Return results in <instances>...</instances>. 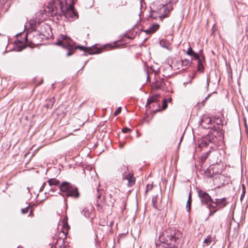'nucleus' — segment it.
<instances>
[{
    "label": "nucleus",
    "mask_w": 248,
    "mask_h": 248,
    "mask_svg": "<svg viewBox=\"0 0 248 248\" xmlns=\"http://www.w3.org/2000/svg\"><path fill=\"white\" fill-rule=\"evenodd\" d=\"M182 233L173 228H168L159 236L160 244L156 248H178L181 245Z\"/></svg>",
    "instance_id": "1"
},
{
    "label": "nucleus",
    "mask_w": 248,
    "mask_h": 248,
    "mask_svg": "<svg viewBox=\"0 0 248 248\" xmlns=\"http://www.w3.org/2000/svg\"><path fill=\"white\" fill-rule=\"evenodd\" d=\"M72 40L65 35L61 34L57 39L55 43L56 45L62 46L63 48L67 50L66 56L68 57L72 55L75 50L79 49L84 52V55L88 53L90 55H93L100 53V50L94 51L93 49L89 47H86L84 46H74L73 44Z\"/></svg>",
    "instance_id": "2"
},
{
    "label": "nucleus",
    "mask_w": 248,
    "mask_h": 248,
    "mask_svg": "<svg viewBox=\"0 0 248 248\" xmlns=\"http://www.w3.org/2000/svg\"><path fill=\"white\" fill-rule=\"evenodd\" d=\"M64 3L61 0H54L48 3L45 11L56 19L60 20L63 14Z\"/></svg>",
    "instance_id": "3"
},
{
    "label": "nucleus",
    "mask_w": 248,
    "mask_h": 248,
    "mask_svg": "<svg viewBox=\"0 0 248 248\" xmlns=\"http://www.w3.org/2000/svg\"><path fill=\"white\" fill-rule=\"evenodd\" d=\"M60 192L64 194H61L63 197H72L74 199H78L79 197L80 193L78 188L75 185L67 182H63L60 186Z\"/></svg>",
    "instance_id": "4"
},
{
    "label": "nucleus",
    "mask_w": 248,
    "mask_h": 248,
    "mask_svg": "<svg viewBox=\"0 0 248 248\" xmlns=\"http://www.w3.org/2000/svg\"><path fill=\"white\" fill-rule=\"evenodd\" d=\"M229 203L226 198L220 199L216 198L214 199L211 208L209 212V216H213L218 211L221 210L226 207Z\"/></svg>",
    "instance_id": "5"
},
{
    "label": "nucleus",
    "mask_w": 248,
    "mask_h": 248,
    "mask_svg": "<svg viewBox=\"0 0 248 248\" xmlns=\"http://www.w3.org/2000/svg\"><path fill=\"white\" fill-rule=\"evenodd\" d=\"M77 0H69L70 4L68 5L64 6L63 9V14L65 18L69 21H72L78 17V13L75 11L74 4Z\"/></svg>",
    "instance_id": "6"
},
{
    "label": "nucleus",
    "mask_w": 248,
    "mask_h": 248,
    "mask_svg": "<svg viewBox=\"0 0 248 248\" xmlns=\"http://www.w3.org/2000/svg\"><path fill=\"white\" fill-rule=\"evenodd\" d=\"M197 193L201 203L205 205L210 211L214 199L212 198L208 193L202 189H198Z\"/></svg>",
    "instance_id": "7"
},
{
    "label": "nucleus",
    "mask_w": 248,
    "mask_h": 248,
    "mask_svg": "<svg viewBox=\"0 0 248 248\" xmlns=\"http://www.w3.org/2000/svg\"><path fill=\"white\" fill-rule=\"evenodd\" d=\"M212 130L217 133V136L220 139L223 138L224 131L223 130V124L221 119L218 117L214 118L213 120Z\"/></svg>",
    "instance_id": "8"
},
{
    "label": "nucleus",
    "mask_w": 248,
    "mask_h": 248,
    "mask_svg": "<svg viewBox=\"0 0 248 248\" xmlns=\"http://www.w3.org/2000/svg\"><path fill=\"white\" fill-rule=\"evenodd\" d=\"M217 134L209 133L205 136L202 137L199 143V147L200 148L207 147L209 144H214L216 141Z\"/></svg>",
    "instance_id": "9"
},
{
    "label": "nucleus",
    "mask_w": 248,
    "mask_h": 248,
    "mask_svg": "<svg viewBox=\"0 0 248 248\" xmlns=\"http://www.w3.org/2000/svg\"><path fill=\"white\" fill-rule=\"evenodd\" d=\"M124 167V170L121 171L123 179H126L128 181L127 185L128 186H133L135 183V178L134 177L133 173L126 174V171L128 170V168L126 166Z\"/></svg>",
    "instance_id": "10"
},
{
    "label": "nucleus",
    "mask_w": 248,
    "mask_h": 248,
    "mask_svg": "<svg viewBox=\"0 0 248 248\" xmlns=\"http://www.w3.org/2000/svg\"><path fill=\"white\" fill-rule=\"evenodd\" d=\"M201 125L204 129H212L213 120L207 115H204L201 119Z\"/></svg>",
    "instance_id": "11"
},
{
    "label": "nucleus",
    "mask_w": 248,
    "mask_h": 248,
    "mask_svg": "<svg viewBox=\"0 0 248 248\" xmlns=\"http://www.w3.org/2000/svg\"><path fill=\"white\" fill-rule=\"evenodd\" d=\"M165 80L164 78H160L156 80L155 82L153 83V86L156 89L163 90L165 88Z\"/></svg>",
    "instance_id": "12"
},
{
    "label": "nucleus",
    "mask_w": 248,
    "mask_h": 248,
    "mask_svg": "<svg viewBox=\"0 0 248 248\" xmlns=\"http://www.w3.org/2000/svg\"><path fill=\"white\" fill-rule=\"evenodd\" d=\"M198 61V70L201 72L203 71V63L205 62V57L203 54L201 55V58Z\"/></svg>",
    "instance_id": "13"
},
{
    "label": "nucleus",
    "mask_w": 248,
    "mask_h": 248,
    "mask_svg": "<svg viewBox=\"0 0 248 248\" xmlns=\"http://www.w3.org/2000/svg\"><path fill=\"white\" fill-rule=\"evenodd\" d=\"M159 28V25L158 24H154L151 25L148 29L144 31L147 34H152L158 30Z\"/></svg>",
    "instance_id": "14"
},
{
    "label": "nucleus",
    "mask_w": 248,
    "mask_h": 248,
    "mask_svg": "<svg viewBox=\"0 0 248 248\" xmlns=\"http://www.w3.org/2000/svg\"><path fill=\"white\" fill-rule=\"evenodd\" d=\"M62 232L63 233L65 234L66 236V234L68 233V230L70 229V227L67 223V217H65L63 221H62Z\"/></svg>",
    "instance_id": "15"
},
{
    "label": "nucleus",
    "mask_w": 248,
    "mask_h": 248,
    "mask_svg": "<svg viewBox=\"0 0 248 248\" xmlns=\"http://www.w3.org/2000/svg\"><path fill=\"white\" fill-rule=\"evenodd\" d=\"M173 9L172 4L168 3L166 4V7L164 9V17L168 16L169 13Z\"/></svg>",
    "instance_id": "16"
},
{
    "label": "nucleus",
    "mask_w": 248,
    "mask_h": 248,
    "mask_svg": "<svg viewBox=\"0 0 248 248\" xmlns=\"http://www.w3.org/2000/svg\"><path fill=\"white\" fill-rule=\"evenodd\" d=\"M55 102V99L54 97L50 98L46 100V103L45 104V107L47 108H51L54 103Z\"/></svg>",
    "instance_id": "17"
},
{
    "label": "nucleus",
    "mask_w": 248,
    "mask_h": 248,
    "mask_svg": "<svg viewBox=\"0 0 248 248\" xmlns=\"http://www.w3.org/2000/svg\"><path fill=\"white\" fill-rule=\"evenodd\" d=\"M159 96V94H156L150 97L147 101L146 105L147 106L148 105H149L153 102H156L158 100Z\"/></svg>",
    "instance_id": "18"
},
{
    "label": "nucleus",
    "mask_w": 248,
    "mask_h": 248,
    "mask_svg": "<svg viewBox=\"0 0 248 248\" xmlns=\"http://www.w3.org/2000/svg\"><path fill=\"white\" fill-rule=\"evenodd\" d=\"M213 167L210 166L207 170L205 171V175L208 177H211L214 174V171L213 170Z\"/></svg>",
    "instance_id": "19"
},
{
    "label": "nucleus",
    "mask_w": 248,
    "mask_h": 248,
    "mask_svg": "<svg viewBox=\"0 0 248 248\" xmlns=\"http://www.w3.org/2000/svg\"><path fill=\"white\" fill-rule=\"evenodd\" d=\"M47 182L50 186H57L60 184V181L56 178L49 179Z\"/></svg>",
    "instance_id": "20"
},
{
    "label": "nucleus",
    "mask_w": 248,
    "mask_h": 248,
    "mask_svg": "<svg viewBox=\"0 0 248 248\" xmlns=\"http://www.w3.org/2000/svg\"><path fill=\"white\" fill-rule=\"evenodd\" d=\"M211 153V151L209 150L205 153H204L201 157V160L203 163L204 162L205 160L207 158V157L209 156V154Z\"/></svg>",
    "instance_id": "21"
},
{
    "label": "nucleus",
    "mask_w": 248,
    "mask_h": 248,
    "mask_svg": "<svg viewBox=\"0 0 248 248\" xmlns=\"http://www.w3.org/2000/svg\"><path fill=\"white\" fill-rule=\"evenodd\" d=\"M181 64L182 66L186 68L190 65L191 62L188 60L185 59L181 61Z\"/></svg>",
    "instance_id": "22"
},
{
    "label": "nucleus",
    "mask_w": 248,
    "mask_h": 248,
    "mask_svg": "<svg viewBox=\"0 0 248 248\" xmlns=\"http://www.w3.org/2000/svg\"><path fill=\"white\" fill-rule=\"evenodd\" d=\"M191 204V193H189L188 199L187 201L186 205V208H187V211L188 212H189L190 210Z\"/></svg>",
    "instance_id": "23"
},
{
    "label": "nucleus",
    "mask_w": 248,
    "mask_h": 248,
    "mask_svg": "<svg viewBox=\"0 0 248 248\" xmlns=\"http://www.w3.org/2000/svg\"><path fill=\"white\" fill-rule=\"evenodd\" d=\"M202 54V50L200 51L199 53L194 52L191 56H193V59L194 60H198L201 58V55Z\"/></svg>",
    "instance_id": "24"
},
{
    "label": "nucleus",
    "mask_w": 248,
    "mask_h": 248,
    "mask_svg": "<svg viewBox=\"0 0 248 248\" xmlns=\"http://www.w3.org/2000/svg\"><path fill=\"white\" fill-rule=\"evenodd\" d=\"M81 213L86 217L88 218L90 217V213L88 209L86 208H84L81 211Z\"/></svg>",
    "instance_id": "25"
},
{
    "label": "nucleus",
    "mask_w": 248,
    "mask_h": 248,
    "mask_svg": "<svg viewBox=\"0 0 248 248\" xmlns=\"http://www.w3.org/2000/svg\"><path fill=\"white\" fill-rule=\"evenodd\" d=\"M157 196H154L152 198V202L153 207H155V208H157V206L156 205V203L157 202Z\"/></svg>",
    "instance_id": "26"
},
{
    "label": "nucleus",
    "mask_w": 248,
    "mask_h": 248,
    "mask_svg": "<svg viewBox=\"0 0 248 248\" xmlns=\"http://www.w3.org/2000/svg\"><path fill=\"white\" fill-rule=\"evenodd\" d=\"M159 44L161 46L165 47V48H167L168 47V43L167 42V41L164 40V39H162V40H161L160 41V42H159Z\"/></svg>",
    "instance_id": "27"
},
{
    "label": "nucleus",
    "mask_w": 248,
    "mask_h": 248,
    "mask_svg": "<svg viewBox=\"0 0 248 248\" xmlns=\"http://www.w3.org/2000/svg\"><path fill=\"white\" fill-rule=\"evenodd\" d=\"M167 101L166 100V98H165L162 101V108L163 110H165L168 107L167 105Z\"/></svg>",
    "instance_id": "28"
},
{
    "label": "nucleus",
    "mask_w": 248,
    "mask_h": 248,
    "mask_svg": "<svg viewBox=\"0 0 248 248\" xmlns=\"http://www.w3.org/2000/svg\"><path fill=\"white\" fill-rule=\"evenodd\" d=\"M30 208V205H29L28 206H27V207H26L25 208H22L21 210V213L22 214H27L29 212Z\"/></svg>",
    "instance_id": "29"
},
{
    "label": "nucleus",
    "mask_w": 248,
    "mask_h": 248,
    "mask_svg": "<svg viewBox=\"0 0 248 248\" xmlns=\"http://www.w3.org/2000/svg\"><path fill=\"white\" fill-rule=\"evenodd\" d=\"M211 237H207V238L204 240L203 243L208 246L211 243Z\"/></svg>",
    "instance_id": "30"
},
{
    "label": "nucleus",
    "mask_w": 248,
    "mask_h": 248,
    "mask_svg": "<svg viewBox=\"0 0 248 248\" xmlns=\"http://www.w3.org/2000/svg\"><path fill=\"white\" fill-rule=\"evenodd\" d=\"M195 52L193 50L192 48H191V47H189L188 48V49L186 51V54L189 55V56H192V55H193V54Z\"/></svg>",
    "instance_id": "31"
},
{
    "label": "nucleus",
    "mask_w": 248,
    "mask_h": 248,
    "mask_svg": "<svg viewBox=\"0 0 248 248\" xmlns=\"http://www.w3.org/2000/svg\"><path fill=\"white\" fill-rule=\"evenodd\" d=\"M131 131V130L127 127H124L122 130V132L124 133H126Z\"/></svg>",
    "instance_id": "32"
},
{
    "label": "nucleus",
    "mask_w": 248,
    "mask_h": 248,
    "mask_svg": "<svg viewBox=\"0 0 248 248\" xmlns=\"http://www.w3.org/2000/svg\"><path fill=\"white\" fill-rule=\"evenodd\" d=\"M121 107H119L114 112V115L117 116L121 112Z\"/></svg>",
    "instance_id": "33"
},
{
    "label": "nucleus",
    "mask_w": 248,
    "mask_h": 248,
    "mask_svg": "<svg viewBox=\"0 0 248 248\" xmlns=\"http://www.w3.org/2000/svg\"><path fill=\"white\" fill-rule=\"evenodd\" d=\"M152 188H153L152 186H149V185H147L146 186L145 193H147L149 190H151L152 189Z\"/></svg>",
    "instance_id": "34"
},
{
    "label": "nucleus",
    "mask_w": 248,
    "mask_h": 248,
    "mask_svg": "<svg viewBox=\"0 0 248 248\" xmlns=\"http://www.w3.org/2000/svg\"><path fill=\"white\" fill-rule=\"evenodd\" d=\"M211 96V94H208L204 99V100H203L202 102V106H203L205 104V101L210 97V96Z\"/></svg>",
    "instance_id": "35"
},
{
    "label": "nucleus",
    "mask_w": 248,
    "mask_h": 248,
    "mask_svg": "<svg viewBox=\"0 0 248 248\" xmlns=\"http://www.w3.org/2000/svg\"><path fill=\"white\" fill-rule=\"evenodd\" d=\"M178 0H167L168 3L172 4L176 3Z\"/></svg>",
    "instance_id": "36"
},
{
    "label": "nucleus",
    "mask_w": 248,
    "mask_h": 248,
    "mask_svg": "<svg viewBox=\"0 0 248 248\" xmlns=\"http://www.w3.org/2000/svg\"><path fill=\"white\" fill-rule=\"evenodd\" d=\"M46 185V182L44 183L42 185V186L40 188V191H43L44 188H45Z\"/></svg>",
    "instance_id": "37"
},
{
    "label": "nucleus",
    "mask_w": 248,
    "mask_h": 248,
    "mask_svg": "<svg viewBox=\"0 0 248 248\" xmlns=\"http://www.w3.org/2000/svg\"><path fill=\"white\" fill-rule=\"evenodd\" d=\"M26 47V46H21L20 47H18V51H21L22 49H23L24 48H25Z\"/></svg>",
    "instance_id": "38"
},
{
    "label": "nucleus",
    "mask_w": 248,
    "mask_h": 248,
    "mask_svg": "<svg viewBox=\"0 0 248 248\" xmlns=\"http://www.w3.org/2000/svg\"><path fill=\"white\" fill-rule=\"evenodd\" d=\"M60 241V242L62 243V244H63L64 241L63 240H62V239H60V240H57L56 241V242L55 243L56 245H58V242Z\"/></svg>",
    "instance_id": "39"
},
{
    "label": "nucleus",
    "mask_w": 248,
    "mask_h": 248,
    "mask_svg": "<svg viewBox=\"0 0 248 248\" xmlns=\"http://www.w3.org/2000/svg\"><path fill=\"white\" fill-rule=\"evenodd\" d=\"M245 194V190H243V193L241 194V198H240L241 200L244 198Z\"/></svg>",
    "instance_id": "40"
},
{
    "label": "nucleus",
    "mask_w": 248,
    "mask_h": 248,
    "mask_svg": "<svg viewBox=\"0 0 248 248\" xmlns=\"http://www.w3.org/2000/svg\"><path fill=\"white\" fill-rule=\"evenodd\" d=\"M97 192L98 193H99V189H97ZM101 193H99L97 196V198L98 199H99L100 198H101Z\"/></svg>",
    "instance_id": "41"
},
{
    "label": "nucleus",
    "mask_w": 248,
    "mask_h": 248,
    "mask_svg": "<svg viewBox=\"0 0 248 248\" xmlns=\"http://www.w3.org/2000/svg\"><path fill=\"white\" fill-rule=\"evenodd\" d=\"M166 100L167 101V102H171V100H172V99L171 97H169L168 98H166Z\"/></svg>",
    "instance_id": "42"
},
{
    "label": "nucleus",
    "mask_w": 248,
    "mask_h": 248,
    "mask_svg": "<svg viewBox=\"0 0 248 248\" xmlns=\"http://www.w3.org/2000/svg\"><path fill=\"white\" fill-rule=\"evenodd\" d=\"M32 215H33V210L31 209L30 211V215H29V216H32Z\"/></svg>",
    "instance_id": "43"
},
{
    "label": "nucleus",
    "mask_w": 248,
    "mask_h": 248,
    "mask_svg": "<svg viewBox=\"0 0 248 248\" xmlns=\"http://www.w3.org/2000/svg\"><path fill=\"white\" fill-rule=\"evenodd\" d=\"M124 166H125L124 165H123V166L120 168V172H121V171H123L124 170Z\"/></svg>",
    "instance_id": "44"
},
{
    "label": "nucleus",
    "mask_w": 248,
    "mask_h": 248,
    "mask_svg": "<svg viewBox=\"0 0 248 248\" xmlns=\"http://www.w3.org/2000/svg\"><path fill=\"white\" fill-rule=\"evenodd\" d=\"M36 36H34L33 38V40H32V44L33 45H35V43L34 42H35V39L36 38Z\"/></svg>",
    "instance_id": "45"
},
{
    "label": "nucleus",
    "mask_w": 248,
    "mask_h": 248,
    "mask_svg": "<svg viewBox=\"0 0 248 248\" xmlns=\"http://www.w3.org/2000/svg\"><path fill=\"white\" fill-rule=\"evenodd\" d=\"M114 190H115L116 193L118 192L119 193L120 192V191L118 189L115 188Z\"/></svg>",
    "instance_id": "46"
},
{
    "label": "nucleus",
    "mask_w": 248,
    "mask_h": 248,
    "mask_svg": "<svg viewBox=\"0 0 248 248\" xmlns=\"http://www.w3.org/2000/svg\"><path fill=\"white\" fill-rule=\"evenodd\" d=\"M49 190V191L54 192L55 191V189L54 188H50Z\"/></svg>",
    "instance_id": "47"
},
{
    "label": "nucleus",
    "mask_w": 248,
    "mask_h": 248,
    "mask_svg": "<svg viewBox=\"0 0 248 248\" xmlns=\"http://www.w3.org/2000/svg\"><path fill=\"white\" fill-rule=\"evenodd\" d=\"M207 86L208 87L209 86V79L207 78V83H206Z\"/></svg>",
    "instance_id": "48"
},
{
    "label": "nucleus",
    "mask_w": 248,
    "mask_h": 248,
    "mask_svg": "<svg viewBox=\"0 0 248 248\" xmlns=\"http://www.w3.org/2000/svg\"><path fill=\"white\" fill-rule=\"evenodd\" d=\"M243 190H245V187L244 184L242 185Z\"/></svg>",
    "instance_id": "49"
},
{
    "label": "nucleus",
    "mask_w": 248,
    "mask_h": 248,
    "mask_svg": "<svg viewBox=\"0 0 248 248\" xmlns=\"http://www.w3.org/2000/svg\"><path fill=\"white\" fill-rule=\"evenodd\" d=\"M38 35H39V36H44V37L45 36V35H43L42 33H39L38 34Z\"/></svg>",
    "instance_id": "50"
}]
</instances>
